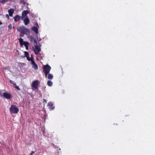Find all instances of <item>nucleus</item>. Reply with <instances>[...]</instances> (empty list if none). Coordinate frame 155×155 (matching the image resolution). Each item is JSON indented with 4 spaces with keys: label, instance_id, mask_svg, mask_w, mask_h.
I'll list each match as a JSON object with an SVG mask.
<instances>
[{
    "label": "nucleus",
    "instance_id": "nucleus-1",
    "mask_svg": "<svg viewBox=\"0 0 155 155\" xmlns=\"http://www.w3.org/2000/svg\"><path fill=\"white\" fill-rule=\"evenodd\" d=\"M17 31L20 33V37H23L24 35H28L30 33V31L23 26H20L17 28Z\"/></svg>",
    "mask_w": 155,
    "mask_h": 155
},
{
    "label": "nucleus",
    "instance_id": "nucleus-2",
    "mask_svg": "<svg viewBox=\"0 0 155 155\" xmlns=\"http://www.w3.org/2000/svg\"><path fill=\"white\" fill-rule=\"evenodd\" d=\"M51 67L48 65L47 64L43 67V71L44 72L46 77L49 74L51 69Z\"/></svg>",
    "mask_w": 155,
    "mask_h": 155
},
{
    "label": "nucleus",
    "instance_id": "nucleus-3",
    "mask_svg": "<svg viewBox=\"0 0 155 155\" xmlns=\"http://www.w3.org/2000/svg\"><path fill=\"white\" fill-rule=\"evenodd\" d=\"M10 111L11 114H16L19 111V109L15 105H12L10 108Z\"/></svg>",
    "mask_w": 155,
    "mask_h": 155
},
{
    "label": "nucleus",
    "instance_id": "nucleus-4",
    "mask_svg": "<svg viewBox=\"0 0 155 155\" xmlns=\"http://www.w3.org/2000/svg\"><path fill=\"white\" fill-rule=\"evenodd\" d=\"M40 84L39 81L38 80H35L32 82L31 85L32 88H35V89H38V85Z\"/></svg>",
    "mask_w": 155,
    "mask_h": 155
},
{
    "label": "nucleus",
    "instance_id": "nucleus-5",
    "mask_svg": "<svg viewBox=\"0 0 155 155\" xmlns=\"http://www.w3.org/2000/svg\"><path fill=\"white\" fill-rule=\"evenodd\" d=\"M35 49L34 50V51L35 54H37L41 50V48L39 46L36 44L35 45Z\"/></svg>",
    "mask_w": 155,
    "mask_h": 155
},
{
    "label": "nucleus",
    "instance_id": "nucleus-6",
    "mask_svg": "<svg viewBox=\"0 0 155 155\" xmlns=\"http://www.w3.org/2000/svg\"><path fill=\"white\" fill-rule=\"evenodd\" d=\"M3 97L6 99H9L11 98V95L9 93L4 92L3 94Z\"/></svg>",
    "mask_w": 155,
    "mask_h": 155
},
{
    "label": "nucleus",
    "instance_id": "nucleus-7",
    "mask_svg": "<svg viewBox=\"0 0 155 155\" xmlns=\"http://www.w3.org/2000/svg\"><path fill=\"white\" fill-rule=\"evenodd\" d=\"M28 38L31 41L33 42L36 45L37 44V41L33 36H30Z\"/></svg>",
    "mask_w": 155,
    "mask_h": 155
},
{
    "label": "nucleus",
    "instance_id": "nucleus-8",
    "mask_svg": "<svg viewBox=\"0 0 155 155\" xmlns=\"http://www.w3.org/2000/svg\"><path fill=\"white\" fill-rule=\"evenodd\" d=\"M48 106L49 107V109L51 110H54V107L53 106V103L51 102H49L48 104Z\"/></svg>",
    "mask_w": 155,
    "mask_h": 155
},
{
    "label": "nucleus",
    "instance_id": "nucleus-9",
    "mask_svg": "<svg viewBox=\"0 0 155 155\" xmlns=\"http://www.w3.org/2000/svg\"><path fill=\"white\" fill-rule=\"evenodd\" d=\"M29 13V12L28 10H24L22 13V17L23 18L26 17L27 14Z\"/></svg>",
    "mask_w": 155,
    "mask_h": 155
},
{
    "label": "nucleus",
    "instance_id": "nucleus-10",
    "mask_svg": "<svg viewBox=\"0 0 155 155\" xmlns=\"http://www.w3.org/2000/svg\"><path fill=\"white\" fill-rule=\"evenodd\" d=\"M31 64L33 68L37 70L38 69V66L34 60H32Z\"/></svg>",
    "mask_w": 155,
    "mask_h": 155
},
{
    "label": "nucleus",
    "instance_id": "nucleus-11",
    "mask_svg": "<svg viewBox=\"0 0 155 155\" xmlns=\"http://www.w3.org/2000/svg\"><path fill=\"white\" fill-rule=\"evenodd\" d=\"M23 21L25 25H28L30 22V20L28 17L27 16L24 19Z\"/></svg>",
    "mask_w": 155,
    "mask_h": 155
},
{
    "label": "nucleus",
    "instance_id": "nucleus-12",
    "mask_svg": "<svg viewBox=\"0 0 155 155\" xmlns=\"http://www.w3.org/2000/svg\"><path fill=\"white\" fill-rule=\"evenodd\" d=\"M21 17L18 15H16L13 18L14 21L15 22L19 21L21 20Z\"/></svg>",
    "mask_w": 155,
    "mask_h": 155
},
{
    "label": "nucleus",
    "instance_id": "nucleus-13",
    "mask_svg": "<svg viewBox=\"0 0 155 155\" xmlns=\"http://www.w3.org/2000/svg\"><path fill=\"white\" fill-rule=\"evenodd\" d=\"M14 10L13 8H11L8 10V12L9 15L11 16H12L13 14L14 13Z\"/></svg>",
    "mask_w": 155,
    "mask_h": 155
},
{
    "label": "nucleus",
    "instance_id": "nucleus-14",
    "mask_svg": "<svg viewBox=\"0 0 155 155\" xmlns=\"http://www.w3.org/2000/svg\"><path fill=\"white\" fill-rule=\"evenodd\" d=\"M32 30L37 34L38 33V30L37 27L36 26H34L32 28Z\"/></svg>",
    "mask_w": 155,
    "mask_h": 155
},
{
    "label": "nucleus",
    "instance_id": "nucleus-15",
    "mask_svg": "<svg viewBox=\"0 0 155 155\" xmlns=\"http://www.w3.org/2000/svg\"><path fill=\"white\" fill-rule=\"evenodd\" d=\"M18 40L20 45L21 46L23 45V43H24L25 41H23V39L21 38H20L18 39Z\"/></svg>",
    "mask_w": 155,
    "mask_h": 155
},
{
    "label": "nucleus",
    "instance_id": "nucleus-16",
    "mask_svg": "<svg viewBox=\"0 0 155 155\" xmlns=\"http://www.w3.org/2000/svg\"><path fill=\"white\" fill-rule=\"evenodd\" d=\"M48 79H52L53 78V75L51 74H48Z\"/></svg>",
    "mask_w": 155,
    "mask_h": 155
},
{
    "label": "nucleus",
    "instance_id": "nucleus-17",
    "mask_svg": "<svg viewBox=\"0 0 155 155\" xmlns=\"http://www.w3.org/2000/svg\"><path fill=\"white\" fill-rule=\"evenodd\" d=\"M27 59L28 61H31V63L32 62V60H33V57H32V55H31V58H29V56L28 57H27Z\"/></svg>",
    "mask_w": 155,
    "mask_h": 155
},
{
    "label": "nucleus",
    "instance_id": "nucleus-18",
    "mask_svg": "<svg viewBox=\"0 0 155 155\" xmlns=\"http://www.w3.org/2000/svg\"><path fill=\"white\" fill-rule=\"evenodd\" d=\"M9 0H0V3L4 4L5 3L7 2Z\"/></svg>",
    "mask_w": 155,
    "mask_h": 155
},
{
    "label": "nucleus",
    "instance_id": "nucleus-19",
    "mask_svg": "<svg viewBox=\"0 0 155 155\" xmlns=\"http://www.w3.org/2000/svg\"><path fill=\"white\" fill-rule=\"evenodd\" d=\"M47 84L49 86H51L52 85V83L51 81L48 80L47 82Z\"/></svg>",
    "mask_w": 155,
    "mask_h": 155
},
{
    "label": "nucleus",
    "instance_id": "nucleus-20",
    "mask_svg": "<svg viewBox=\"0 0 155 155\" xmlns=\"http://www.w3.org/2000/svg\"><path fill=\"white\" fill-rule=\"evenodd\" d=\"M4 90H0V96L1 97H3V94L4 92Z\"/></svg>",
    "mask_w": 155,
    "mask_h": 155
},
{
    "label": "nucleus",
    "instance_id": "nucleus-21",
    "mask_svg": "<svg viewBox=\"0 0 155 155\" xmlns=\"http://www.w3.org/2000/svg\"><path fill=\"white\" fill-rule=\"evenodd\" d=\"M23 45H24L25 47L28 46L29 43L27 41H25L24 43H23Z\"/></svg>",
    "mask_w": 155,
    "mask_h": 155
},
{
    "label": "nucleus",
    "instance_id": "nucleus-22",
    "mask_svg": "<svg viewBox=\"0 0 155 155\" xmlns=\"http://www.w3.org/2000/svg\"><path fill=\"white\" fill-rule=\"evenodd\" d=\"M24 53H25V56L26 58L27 57H28L29 56V54H28V53L27 52V51H25L24 52Z\"/></svg>",
    "mask_w": 155,
    "mask_h": 155
},
{
    "label": "nucleus",
    "instance_id": "nucleus-23",
    "mask_svg": "<svg viewBox=\"0 0 155 155\" xmlns=\"http://www.w3.org/2000/svg\"><path fill=\"white\" fill-rule=\"evenodd\" d=\"M15 88H16L18 91H19L20 90V89L19 88L18 86H16L15 87Z\"/></svg>",
    "mask_w": 155,
    "mask_h": 155
},
{
    "label": "nucleus",
    "instance_id": "nucleus-24",
    "mask_svg": "<svg viewBox=\"0 0 155 155\" xmlns=\"http://www.w3.org/2000/svg\"><path fill=\"white\" fill-rule=\"evenodd\" d=\"M8 28L9 29H11L12 28V25L11 24H10L9 25H8Z\"/></svg>",
    "mask_w": 155,
    "mask_h": 155
},
{
    "label": "nucleus",
    "instance_id": "nucleus-25",
    "mask_svg": "<svg viewBox=\"0 0 155 155\" xmlns=\"http://www.w3.org/2000/svg\"><path fill=\"white\" fill-rule=\"evenodd\" d=\"M35 153L34 151H32L30 153V155H32Z\"/></svg>",
    "mask_w": 155,
    "mask_h": 155
},
{
    "label": "nucleus",
    "instance_id": "nucleus-26",
    "mask_svg": "<svg viewBox=\"0 0 155 155\" xmlns=\"http://www.w3.org/2000/svg\"><path fill=\"white\" fill-rule=\"evenodd\" d=\"M6 17L8 19L9 18V16L8 15V14H6Z\"/></svg>",
    "mask_w": 155,
    "mask_h": 155
},
{
    "label": "nucleus",
    "instance_id": "nucleus-27",
    "mask_svg": "<svg viewBox=\"0 0 155 155\" xmlns=\"http://www.w3.org/2000/svg\"><path fill=\"white\" fill-rule=\"evenodd\" d=\"M43 101H43L44 102H45V103H47V101H46V99H44Z\"/></svg>",
    "mask_w": 155,
    "mask_h": 155
},
{
    "label": "nucleus",
    "instance_id": "nucleus-28",
    "mask_svg": "<svg viewBox=\"0 0 155 155\" xmlns=\"http://www.w3.org/2000/svg\"><path fill=\"white\" fill-rule=\"evenodd\" d=\"M28 46L25 47L26 49V50H28Z\"/></svg>",
    "mask_w": 155,
    "mask_h": 155
},
{
    "label": "nucleus",
    "instance_id": "nucleus-29",
    "mask_svg": "<svg viewBox=\"0 0 155 155\" xmlns=\"http://www.w3.org/2000/svg\"><path fill=\"white\" fill-rule=\"evenodd\" d=\"M2 23L0 21V25H2Z\"/></svg>",
    "mask_w": 155,
    "mask_h": 155
},
{
    "label": "nucleus",
    "instance_id": "nucleus-30",
    "mask_svg": "<svg viewBox=\"0 0 155 155\" xmlns=\"http://www.w3.org/2000/svg\"><path fill=\"white\" fill-rule=\"evenodd\" d=\"M12 81H11V80L10 81V82H11V83H12V84H13V83H12Z\"/></svg>",
    "mask_w": 155,
    "mask_h": 155
},
{
    "label": "nucleus",
    "instance_id": "nucleus-31",
    "mask_svg": "<svg viewBox=\"0 0 155 155\" xmlns=\"http://www.w3.org/2000/svg\"><path fill=\"white\" fill-rule=\"evenodd\" d=\"M13 29H15V27H13Z\"/></svg>",
    "mask_w": 155,
    "mask_h": 155
}]
</instances>
